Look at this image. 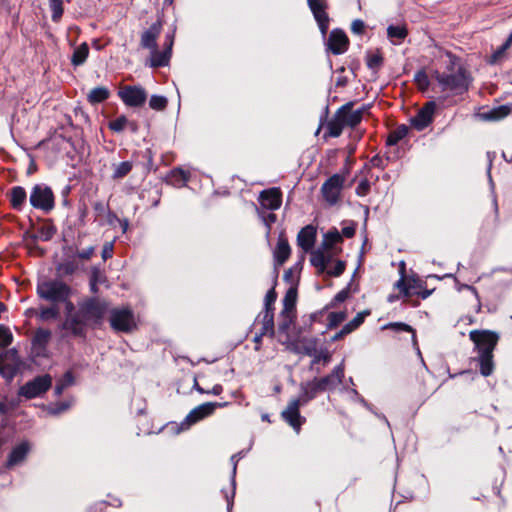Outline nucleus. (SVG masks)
<instances>
[{"mask_svg":"<svg viewBox=\"0 0 512 512\" xmlns=\"http://www.w3.org/2000/svg\"><path fill=\"white\" fill-rule=\"evenodd\" d=\"M445 68L443 71L435 70L432 74L441 92L452 96H461L468 92L473 78L463 65L460 57L450 51L445 53Z\"/></svg>","mask_w":512,"mask_h":512,"instance_id":"1","label":"nucleus"},{"mask_svg":"<svg viewBox=\"0 0 512 512\" xmlns=\"http://www.w3.org/2000/svg\"><path fill=\"white\" fill-rule=\"evenodd\" d=\"M37 296L52 304H60L73 294L72 288L60 279H46L38 281L36 286Z\"/></svg>","mask_w":512,"mask_h":512,"instance_id":"2","label":"nucleus"},{"mask_svg":"<svg viewBox=\"0 0 512 512\" xmlns=\"http://www.w3.org/2000/svg\"><path fill=\"white\" fill-rule=\"evenodd\" d=\"M52 382L50 374L38 375L18 389V396L26 400L41 397L52 387Z\"/></svg>","mask_w":512,"mask_h":512,"instance_id":"3","label":"nucleus"},{"mask_svg":"<svg viewBox=\"0 0 512 512\" xmlns=\"http://www.w3.org/2000/svg\"><path fill=\"white\" fill-rule=\"evenodd\" d=\"M29 202L33 208L49 213L55 206L51 187L44 183L35 184L31 189Z\"/></svg>","mask_w":512,"mask_h":512,"instance_id":"4","label":"nucleus"},{"mask_svg":"<svg viewBox=\"0 0 512 512\" xmlns=\"http://www.w3.org/2000/svg\"><path fill=\"white\" fill-rule=\"evenodd\" d=\"M107 304L95 297L88 298L79 304V311L88 324H101L107 311Z\"/></svg>","mask_w":512,"mask_h":512,"instance_id":"5","label":"nucleus"},{"mask_svg":"<svg viewBox=\"0 0 512 512\" xmlns=\"http://www.w3.org/2000/svg\"><path fill=\"white\" fill-rule=\"evenodd\" d=\"M469 338L475 344L478 354L493 355L499 335L490 330H473L469 333Z\"/></svg>","mask_w":512,"mask_h":512,"instance_id":"6","label":"nucleus"},{"mask_svg":"<svg viewBox=\"0 0 512 512\" xmlns=\"http://www.w3.org/2000/svg\"><path fill=\"white\" fill-rule=\"evenodd\" d=\"M228 403H218V402H206L203 403L194 409H192L189 414L185 417V419L181 422V425L178 429L179 431H183L188 429L191 425L197 423L198 421L204 419L207 416H210L214 413L216 408H221L226 406Z\"/></svg>","mask_w":512,"mask_h":512,"instance_id":"7","label":"nucleus"},{"mask_svg":"<svg viewBox=\"0 0 512 512\" xmlns=\"http://www.w3.org/2000/svg\"><path fill=\"white\" fill-rule=\"evenodd\" d=\"M110 325L115 331L131 332L136 328L133 311L129 308L112 309L110 312Z\"/></svg>","mask_w":512,"mask_h":512,"instance_id":"8","label":"nucleus"},{"mask_svg":"<svg viewBox=\"0 0 512 512\" xmlns=\"http://www.w3.org/2000/svg\"><path fill=\"white\" fill-rule=\"evenodd\" d=\"M119 98L128 107H140L147 100V93L141 86H124L118 91Z\"/></svg>","mask_w":512,"mask_h":512,"instance_id":"9","label":"nucleus"},{"mask_svg":"<svg viewBox=\"0 0 512 512\" xmlns=\"http://www.w3.org/2000/svg\"><path fill=\"white\" fill-rule=\"evenodd\" d=\"M307 3L322 36L326 37L330 23V17L326 12L328 8L327 0H307Z\"/></svg>","mask_w":512,"mask_h":512,"instance_id":"10","label":"nucleus"},{"mask_svg":"<svg viewBox=\"0 0 512 512\" xmlns=\"http://www.w3.org/2000/svg\"><path fill=\"white\" fill-rule=\"evenodd\" d=\"M344 181V176L334 174L323 183L322 195L330 205L337 203Z\"/></svg>","mask_w":512,"mask_h":512,"instance_id":"11","label":"nucleus"},{"mask_svg":"<svg viewBox=\"0 0 512 512\" xmlns=\"http://www.w3.org/2000/svg\"><path fill=\"white\" fill-rule=\"evenodd\" d=\"M304 406L297 398L292 399L287 408L282 411L281 416L297 433L300 431L301 426L305 423V417L300 414V407Z\"/></svg>","mask_w":512,"mask_h":512,"instance_id":"12","label":"nucleus"},{"mask_svg":"<svg viewBox=\"0 0 512 512\" xmlns=\"http://www.w3.org/2000/svg\"><path fill=\"white\" fill-rule=\"evenodd\" d=\"M52 333L49 329L37 328L31 340V353L34 357H46Z\"/></svg>","mask_w":512,"mask_h":512,"instance_id":"13","label":"nucleus"},{"mask_svg":"<svg viewBox=\"0 0 512 512\" xmlns=\"http://www.w3.org/2000/svg\"><path fill=\"white\" fill-rule=\"evenodd\" d=\"M87 325L88 323L78 310L72 315H66L65 320L61 324V329L69 331L74 337H85Z\"/></svg>","mask_w":512,"mask_h":512,"instance_id":"14","label":"nucleus"},{"mask_svg":"<svg viewBox=\"0 0 512 512\" xmlns=\"http://www.w3.org/2000/svg\"><path fill=\"white\" fill-rule=\"evenodd\" d=\"M436 104L434 101L427 102L417 114L410 119L411 125L418 131L424 130L433 121Z\"/></svg>","mask_w":512,"mask_h":512,"instance_id":"15","label":"nucleus"},{"mask_svg":"<svg viewBox=\"0 0 512 512\" xmlns=\"http://www.w3.org/2000/svg\"><path fill=\"white\" fill-rule=\"evenodd\" d=\"M327 49L334 55H340L347 51L349 39L341 29H333L326 42Z\"/></svg>","mask_w":512,"mask_h":512,"instance_id":"16","label":"nucleus"},{"mask_svg":"<svg viewBox=\"0 0 512 512\" xmlns=\"http://www.w3.org/2000/svg\"><path fill=\"white\" fill-rule=\"evenodd\" d=\"M324 391H333L339 384L342 383L344 378V363L334 367L332 372L324 377H314Z\"/></svg>","mask_w":512,"mask_h":512,"instance_id":"17","label":"nucleus"},{"mask_svg":"<svg viewBox=\"0 0 512 512\" xmlns=\"http://www.w3.org/2000/svg\"><path fill=\"white\" fill-rule=\"evenodd\" d=\"M259 202L267 210L274 211L279 209L282 204L281 190L276 187L263 190L260 193Z\"/></svg>","mask_w":512,"mask_h":512,"instance_id":"18","label":"nucleus"},{"mask_svg":"<svg viewBox=\"0 0 512 512\" xmlns=\"http://www.w3.org/2000/svg\"><path fill=\"white\" fill-rule=\"evenodd\" d=\"M322 392L325 391L322 390V387L319 385L316 379L313 378L310 381L300 383V394L297 399L300 400V402H302L304 405H307L310 401L315 399L319 393Z\"/></svg>","mask_w":512,"mask_h":512,"instance_id":"19","label":"nucleus"},{"mask_svg":"<svg viewBox=\"0 0 512 512\" xmlns=\"http://www.w3.org/2000/svg\"><path fill=\"white\" fill-rule=\"evenodd\" d=\"M30 451V444L28 441H23L17 446H15L7 457V461L5 467L7 469H11L15 466H18L24 462L28 453Z\"/></svg>","mask_w":512,"mask_h":512,"instance_id":"20","label":"nucleus"},{"mask_svg":"<svg viewBox=\"0 0 512 512\" xmlns=\"http://www.w3.org/2000/svg\"><path fill=\"white\" fill-rule=\"evenodd\" d=\"M346 104H349V107L341 114L340 119L345 127L354 128L362 121L363 114L368 109V106H362L359 109L352 110L354 103L350 101Z\"/></svg>","mask_w":512,"mask_h":512,"instance_id":"21","label":"nucleus"},{"mask_svg":"<svg viewBox=\"0 0 512 512\" xmlns=\"http://www.w3.org/2000/svg\"><path fill=\"white\" fill-rule=\"evenodd\" d=\"M162 30V23L160 20L153 23L147 30L141 35V46L149 50H155L157 48V38Z\"/></svg>","mask_w":512,"mask_h":512,"instance_id":"22","label":"nucleus"},{"mask_svg":"<svg viewBox=\"0 0 512 512\" xmlns=\"http://www.w3.org/2000/svg\"><path fill=\"white\" fill-rule=\"evenodd\" d=\"M246 451L241 450L235 454H233L230 458L231 464H232V473H231V485H232V491L231 495L225 494V498L227 501V512H231L233 508V501L235 496V490H236V473H237V465L240 459L245 457Z\"/></svg>","mask_w":512,"mask_h":512,"instance_id":"23","label":"nucleus"},{"mask_svg":"<svg viewBox=\"0 0 512 512\" xmlns=\"http://www.w3.org/2000/svg\"><path fill=\"white\" fill-rule=\"evenodd\" d=\"M316 240V229L312 225L303 227L297 235V244L304 252L312 250Z\"/></svg>","mask_w":512,"mask_h":512,"instance_id":"24","label":"nucleus"},{"mask_svg":"<svg viewBox=\"0 0 512 512\" xmlns=\"http://www.w3.org/2000/svg\"><path fill=\"white\" fill-rule=\"evenodd\" d=\"M326 249L319 247L315 250H311L310 263L317 269L318 274L326 272L327 265L331 261V256L325 253Z\"/></svg>","mask_w":512,"mask_h":512,"instance_id":"25","label":"nucleus"},{"mask_svg":"<svg viewBox=\"0 0 512 512\" xmlns=\"http://www.w3.org/2000/svg\"><path fill=\"white\" fill-rule=\"evenodd\" d=\"M349 107V104L342 105L335 113L334 117L328 122V134L331 137H339L344 129V124L340 119L341 114Z\"/></svg>","mask_w":512,"mask_h":512,"instance_id":"26","label":"nucleus"},{"mask_svg":"<svg viewBox=\"0 0 512 512\" xmlns=\"http://www.w3.org/2000/svg\"><path fill=\"white\" fill-rule=\"evenodd\" d=\"M291 253L290 245L286 238L279 237L277 246L274 251V259L278 265H282L289 258Z\"/></svg>","mask_w":512,"mask_h":512,"instance_id":"27","label":"nucleus"},{"mask_svg":"<svg viewBox=\"0 0 512 512\" xmlns=\"http://www.w3.org/2000/svg\"><path fill=\"white\" fill-rule=\"evenodd\" d=\"M256 320L261 321L263 333H269L270 337H273L275 334L274 330V309H264L257 316Z\"/></svg>","mask_w":512,"mask_h":512,"instance_id":"28","label":"nucleus"},{"mask_svg":"<svg viewBox=\"0 0 512 512\" xmlns=\"http://www.w3.org/2000/svg\"><path fill=\"white\" fill-rule=\"evenodd\" d=\"M27 194L22 186H14L10 191V203L13 209L21 211L26 203Z\"/></svg>","mask_w":512,"mask_h":512,"instance_id":"29","label":"nucleus"},{"mask_svg":"<svg viewBox=\"0 0 512 512\" xmlns=\"http://www.w3.org/2000/svg\"><path fill=\"white\" fill-rule=\"evenodd\" d=\"M510 112L511 108L508 105H501L488 112L481 113L480 116L485 121H499L508 116Z\"/></svg>","mask_w":512,"mask_h":512,"instance_id":"30","label":"nucleus"},{"mask_svg":"<svg viewBox=\"0 0 512 512\" xmlns=\"http://www.w3.org/2000/svg\"><path fill=\"white\" fill-rule=\"evenodd\" d=\"M151 51V59H150V66L153 68H159V67H165L169 64L171 55L168 51H158L156 48L155 50Z\"/></svg>","mask_w":512,"mask_h":512,"instance_id":"31","label":"nucleus"},{"mask_svg":"<svg viewBox=\"0 0 512 512\" xmlns=\"http://www.w3.org/2000/svg\"><path fill=\"white\" fill-rule=\"evenodd\" d=\"M408 35L405 25H389L387 28V36L393 44H399Z\"/></svg>","mask_w":512,"mask_h":512,"instance_id":"32","label":"nucleus"},{"mask_svg":"<svg viewBox=\"0 0 512 512\" xmlns=\"http://www.w3.org/2000/svg\"><path fill=\"white\" fill-rule=\"evenodd\" d=\"M20 371L18 364L10 363L0 358V375L8 382H11Z\"/></svg>","mask_w":512,"mask_h":512,"instance_id":"33","label":"nucleus"},{"mask_svg":"<svg viewBox=\"0 0 512 512\" xmlns=\"http://www.w3.org/2000/svg\"><path fill=\"white\" fill-rule=\"evenodd\" d=\"M89 55V46L86 42L74 49L71 56V63L73 66H81L85 63Z\"/></svg>","mask_w":512,"mask_h":512,"instance_id":"34","label":"nucleus"},{"mask_svg":"<svg viewBox=\"0 0 512 512\" xmlns=\"http://www.w3.org/2000/svg\"><path fill=\"white\" fill-rule=\"evenodd\" d=\"M110 96V91L108 88L106 87H95L93 88L88 96H87V99L89 101V103L91 104H99V103H102L104 102L105 100H107Z\"/></svg>","mask_w":512,"mask_h":512,"instance_id":"35","label":"nucleus"},{"mask_svg":"<svg viewBox=\"0 0 512 512\" xmlns=\"http://www.w3.org/2000/svg\"><path fill=\"white\" fill-rule=\"evenodd\" d=\"M408 132H409V128L407 125H405V124L399 125L396 129H394L393 131H391L389 133L387 140H386V145L387 146L396 145L399 141H401L403 138H405L407 136Z\"/></svg>","mask_w":512,"mask_h":512,"instance_id":"36","label":"nucleus"},{"mask_svg":"<svg viewBox=\"0 0 512 512\" xmlns=\"http://www.w3.org/2000/svg\"><path fill=\"white\" fill-rule=\"evenodd\" d=\"M297 291L294 288H289L283 298V309L281 315L292 313L296 306Z\"/></svg>","mask_w":512,"mask_h":512,"instance_id":"37","label":"nucleus"},{"mask_svg":"<svg viewBox=\"0 0 512 512\" xmlns=\"http://www.w3.org/2000/svg\"><path fill=\"white\" fill-rule=\"evenodd\" d=\"M480 373L487 377L492 374L494 369L493 355L478 354Z\"/></svg>","mask_w":512,"mask_h":512,"instance_id":"38","label":"nucleus"},{"mask_svg":"<svg viewBox=\"0 0 512 512\" xmlns=\"http://www.w3.org/2000/svg\"><path fill=\"white\" fill-rule=\"evenodd\" d=\"M340 241H342V235L336 228H333L332 230H329L326 234H324L321 247L323 249L329 250L334 246V244Z\"/></svg>","mask_w":512,"mask_h":512,"instance_id":"39","label":"nucleus"},{"mask_svg":"<svg viewBox=\"0 0 512 512\" xmlns=\"http://www.w3.org/2000/svg\"><path fill=\"white\" fill-rule=\"evenodd\" d=\"M78 269V265L73 260H67L56 265V272L59 277L73 275Z\"/></svg>","mask_w":512,"mask_h":512,"instance_id":"40","label":"nucleus"},{"mask_svg":"<svg viewBox=\"0 0 512 512\" xmlns=\"http://www.w3.org/2000/svg\"><path fill=\"white\" fill-rule=\"evenodd\" d=\"M74 384V376L71 371H66L62 378L58 380L54 388L55 396L59 397L63 391L70 385Z\"/></svg>","mask_w":512,"mask_h":512,"instance_id":"41","label":"nucleus"},{"mask_svg":"<svg viewBox=\"0 0 512 512\" xmlns=\"http://www.w3.org/2000/svg\"><path fill=\"white\" fill-rule=\"evenodd\" d=\"M370 315V310H364L362 312L357 313V315L348 323H346L343 328L346 330L348 334L352 333L354 330L359 328L364 322L365 318Z\"/></svg>","mask_w":512,"mask_h":512,"instance_id":"42","label":"nucleus"},{"mask_svg":"<svg viewBox=\"0 0 512 512\" xmlns=\"http://www.w3.org/2000/svg\"><path fill=\"white\" fill-rule=\"evenodd\" d=\"M60 315L59 308L56 306V304H52L48 307H42L40 309V312L38 314V318L40 321H49V320H56Z\"/></svg>","mask_w":512,"mask_h":512,"instance_id":"43","label":"nucleus"},{"mask_svg":"<svg viewBox=\"0 0 512 512\" xmlns=\"http://www.w3.org/2000/svg\"><path fill=\"white\" fill-rule=\"evenodd\" d=\"M317 342L316 338H311L304 340L300 347L295 348L296 353H302L304 355L312 357L317 351Z\"/></svg>","mask_w":512,"mask_h":512,"instance_id":"44","label":"nucleus"},{"mask_svg":"<svg viewBox=\"0 0 512 512\" xmlns=\"http://www.w3.org/2000/svg\"><path fill=\"white\" fill-rule=\"evenodd\" d=\"M114 171L112 174L113 179H121L124 178L126 175H128L133 167L132 162L130 161H123L118 164H114Z\"/></svg>","mask_w":512,"mask_h":512,"instance_id":"45","label":"nucleus"},{"mask_svg":"<svg viewBox=\"0 0 512 512\" xmlns=\"http://www.w3.org/2000/svg\"><path fill=\"white\" fill-rule=\"evenodd\" d=\"M49 8L52 12V21L58 22L64 13L63 0H49Z\"/></svg>","mask_w":512,"mask_h":512,"instance_id":"46","label":"nucleus"},{"mask_svg":"<svg viewBox=\"0 0 512 512\" xmlns=\"http://www.w3.org/2000/svg\"><path fill=\"white\" fill-rule=\"evenodd\" d=\"M168 104V100L162 95H152L149 100V106L156 111H163Z\"/></svg>","mask_w":512,"mask_h":512,"instance_id":"47","label":"nucleus"},{"mask_svg":"<svg viewBox=\"0 0 512 512\" xmlns=\"http://www.w3.org/2000/svg\"><path fill=\"white\" fill-rule=\"evenodd\" d=\"M12 342L13 334L11 330L7 326L0 324V347L3 349L7 348Z\"/></svg>","mask_w":512,"mask_h":512,"instance_id":"48","label":"nucleus"},{"mask_svg":"<svg viewBox=\"0 0 512 512\" xmlns=\"http://www.w3.org/2000/svg\"><path fill=\"white\" fill-rule=\"evenodd\" d=\"M128 124V119L125 115H120L116 119L109 122L108 127L110 130L116 133H121L124 131Z\"/></svg>","mask_w":512,"mask_h":512,"instance_id":"49","label":"nucleus"},{"mask_svg":"<svg viewBox=\"0 0 512 512\" xmlns=\"http://www.w3.org/2000/svg\"><path fill=\"white\" fill-rule=\"evenodd\" d=\"M0 358L10 363L18 364L19 367L21 368L22 361L16 348H10L8 350H5L4 352H1Z\"/></svg>","mask_w":512,"mask_h":512,"instance_id":"50","label":"nucleus"},{"mask_svg":"<svg viewBox=\"0 0 512 512\" xmlns=\"http://www.w3.org/2000/svg\"><path fill=\"white\" fill-rule=\"evenodd\" d=\"M347 317L346 312H331L328 316V329L336 328L340 323H342Z\"/></svg>","mask_w":512,"mask_h":512,"instance_id":"51","label":"nucleus"},{"mask_svg":"<svg viewBox=\"0 0 512 512\" xmlns=\"http://www.w3.org/2000/svg\"><path fill=\"white\" fill-rule=\"evenodd\" d=\"M367 67L373 71H378L383 64V57L379 53L369 54L366 57Z\"/></svg>","mask_w":512,"mask_h":512,"instance_id":"52","label":"nucleus"},{"mask_svg":"<svg viewBox=\"0 0 512 512\" xmlns=\"http://www.w3.org/2000/svg\"><path fill=\"white\" fill-rule=\"evenodd\" d=\"M414 80L417 83L418 87L423 91L426 90L430 85L428 75L424 70L417 71L415 73Z\"/></svg>","mask_w":512,"mask_h":512,"instance_id":"53","label":"nucleus"},{"mask_svg":"<svg viewBox=\"0 0 512 512\" xmlns=\"http://www.w3.org/2000/svg\"><path fill=\"white\" fill-rule=\"evenodd\" d=\"M280 318L281 319L278 324V330L280 333H287V331L293 321L292 315H291V313H287L286 315L280 314Z\"/></svg>","mask_w":512,"mask_h":512,"instance_id":"54","label":"nucleus"},{"mask_svg":"<svg viewBox=\"0 0 512 512\" xmlns=\"http://www.w3.org/2000/svg\"><path fill=\"white\" fill-rule=\"evenodd\" d=\"M277 299V293L275 291V288L272 287L265 295L264 298V309H274V303Z\"/></svg>","mask_w":512,"mask_h":512,"instance_id":"55","label":"nucleus"},{"mask_svg":"<svg viewBox=\"0 0 512 512\" xmlns=\"http://www.w3.org/2000/svg\"><path fill=\"white\" fill-rule=\"evenodd\" d=\"M312 357H313V359H312L311 365H310L311 369H313V367L321 361H323L324 364H327L331 360V356L327 352L318 353V351H316Z\"/></svg>","mask_w":512,"mask_h":512,"instance_id":"56","label":"nucleus"},{"mask_svg":"<svg viewBox=\"0 0 512 512\" xmlns=\"http://www.w3.org/2000/svg\"><path fill=\"white\" fill-rule=\"evenodd\" d=\"M511 46V43L509 41H505L500 47H498V49L492 54L491 56V63H496L497 61H499L502 56L504 55V53L506 52V50Z\"/></svg>","mask_w":512,"mask_h":512,"instance_id":"57","label":"nucleus"},{"mask_svg":"<svg viewBox=\"0 0 512 512\" xmlns=\"http://www.w3.org/2000/svg\"><path fill=\"white\" fill-rule=\"evenodd\" d=\"M349 296V288L346 287L339 291L331 301V303L327 306L328 308L334 307L337 303L344 302Z\"/></svg>","mask_w":512,"mask_h":512,"instance_id":"58","label":"nucleus"},{"mask_svg":"<svg viewBox=\"0 0 512 512\" xmlns=\"http://www.w3.org/2000/svg\"><path fill=\"white\" fill-rule=\"evenodd\" d=\"M70 407V404L66 401L55 403L49 408V413L52 415H59L65 412Z\"/></svg>","mask_w":512,"mask_h":512,"instance_id":"59","label":"nucleus"},{"mask_svg":"<svg viewBox=\"0 0 512 512\" xmlns=\"http://www.w3.org/2000/svg\"><path fill=\"white\" fill-rule=\"evenodd\" d=\"M345 267H346L345 262L341 261V260H338L336 262L334 268L332 270L326 271V273L329 276L339 277V276H341L344 273Z\"/></svg>","mask_w":512,"mask_h":512,"instance_id":"60","label":"nucleus"},{"mask_svg":"<svg viewBox=\"0 0 512 512\" xmlns=\"http://www.w3.org/2000/svg\"><path fill=\"white\" fill-rule=\"evenodd\" d=\"M385 328H391L398 332L405 331V332H413L414 333V330L410 325H408L406 323H402V322L389 323L387 326H385Z\"/></svg>","mask_w":512,"mask_h":512,"instance_id":"61","label":"nucleus"},{"mask_svg":"<svg viewBox=\"0 0 512 512\" xmlns=\"http://www.w3.org/2000/svg\"><path fill=\"white\" fill-rule=\"evenodd\" d=\"M96 275H100V269L97 267H93L90 276V290L94 294L98 293V283L96 280Z\"/></svg>","mask_w":512,"mask_h":512,"instance_id":"62","label":"nucleus"},{"mask_svg":"<svg viewBox=\"0 0 512 512\" xmlns=\"http://www.w3.org/2000/svg\"><path fill=\"white\" fill-rule=\"evenodd\" d=\"M370 190V183L368 180H361L356 188V194L358 196H365Z\"/></svg>","mask_w":512,"mask_h":512,"instance_id":"63","label":"nucleus"},{"mask_svg":"<svg viewBox=\"0 0 512 512\" xmlns=\"http://www.w3.org/2000/svg\"><path fill=\"white\" fill-rule=\"evenodd\" d=\"M365 28V23L361 19H355L351 24V31L355 34H362Z\"/></svg>","mask_w":512,"mask_h":512,"instance_id":"64","label":"nucleus"}]
</instances>
